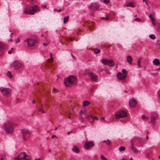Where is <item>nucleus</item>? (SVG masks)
<instances>
[{
  "instance_id": "nucleus-1",
  "label": "nucleus",
  "mask_w": 160,
  "mask_h": 160,
  "mask_svg": "<svg viewBox=\"0 0 160 160\" xmlns=\"http://www.w3.org/2000/svg\"><path fill=\"white\" fill-rule=\"evenodd\" d=\"M77 82V78L75 76L70 75L64 79V83L66 86L71 87L72 85L75 84Z\"/></svg>"
},
{
  "instance_id": "nucleus-2",
  "label": "nucleus",
  "mask_w": 160,
  "mask_h": 160,
  "mask_svg": "<svg viewBox=\"0 0 160 160\" xmlns=\"http://www.w3.org/2000/svg\"><path fill=\"white\" fill-rule=\"evenodd\" d=\"M40 11L39 7L37 5H34L33 6H29L28 8H25L24 10V13L26 14L33 15Z\"/></svg>"
},
{
  "instance_id": "nucleus-3",
  "label": "nucleus",
  "mask_w": 160,
  "mask_h": 160,
  "mask_svg": "<svg viewBox=\"0 0 160 160\" xmlns=\"http://www.w3.org/2000/svg\"><path fill=\"white\" fill-rule=\"evenodd\" d=\"M16 125L13 122L9 121L5 124L4 128L7 133L12 134L13 132L14 127Z\"/></svg>"
},
{
  "instance_id": "nucleus-4",
  "label": "nucleus",
  "mask_w": 160,
  "mask_h": 160,
  "mask_svg": "<svg viewBox=\"0 0 160 160\" xmlns=\"http://www.w3.org/2000/svg\"><path fill=\"white\" fill-rule=\"evenodd\" d=\"M0 92L5 97H9L11 93V90L8 88L2 87L0 88Z\"/></svg>"
},
{
  "instance_id": "nucleus-5",
  "label": "nucleus",
  "mask_w": 160,
  "mask_h": 160,
  "mask_svg": "<svg viewBox=\"0 0 160 160\" xmlns=\"http://www.w3.org/2000/svg\"><path fill=\"white\" fill-rule=\"evenodd\" d=\"M22 139L24 141H26L29 137L30 132L27 129H22Z\"/></svg>"
},
{
  "instance_id": "nucleus-6",
  "label": "nucleus",
  "mask_w": 160,
  "mask_h": 160,
  "mask_svg": "<svg viewBox=\"0 0 160 160\" xmlns=\"http://www.w3.org/2000/svg\"><path fill=\"white\" fill-rule=\"evenodd\" d=\"M127 114L126 112L122 110L118 111L117 113L115 115V117L117 119L120 118H123L127 117Z\"/></svg>"
},
{
  "instance_id": "nucleus-7",
  "label": "nucleus",
  "mask_w": 160,
  "mask_h": 160,
  "mask_svg": "<svg viewBox=\"0 0 160 160\" xmlns=\"http://www.w3.org/2000/svg\"><path fill=\"white\" fill-rule=\"evenodd\" d=\"M122 72L123 73L122 77H120V76L122 75V73L120 72H119L117 75V77L118 79L120 80H124L126 78L128 73L127 71L125 69H123L122 70Z\"/></svg>"
},
{
  "instance_id": "nucleus-8",
  "label": "nucleus",
  "mask_w": 160,
  "mask_h": 160,
  "mask_svg": "<svg viewBox=\"0 0 160 160\" xmlns=\"http://www.w3.org/2000/svg\"><path fill=\"white\" fill-rule=\"evenodd\" d=\"M22 64L21 62L18 61H16L12 62L11 64L10 67L11 68H13L16 70L19 69L21 67Z\"/></svg>"
},
{
  "instance_id": "nucleus-9",
  "label": "nucleus",
  "mask_w": 160,
  "mask_h": 160,
  "mask_svg": "<svg viewBox=\"0 0 160 160\" xmlns=\"http://www.w3.org/2000/svg\"><path fill=\"white\" fill-rule=\"evenodd\" d=\"M87 142L84 144V148L86 150H88L93 147L94 143L92 141L88 142V139H86Z\"/></svg>"
},
{
  "instance_id": "nucleus-10",
  "label": "nucleus",
  "mask_w": 160,
  "mask_h": 160,
  "mask_svg": "<svg viewBox=\"0 0 160 160\" xmlns=\"http://www.w3.org/2000/svg\"><path fill=\"white\" fill-rule=\"evenodd\" d=\"M101 62L104 65H108L110 67L113 66L114 65V62L112 60H108L107 59L103 58Z\"/></svg>"
},
{
  "instance_id": "nucleus-11",
  "label": "nucleus",
  "mask_w": 160,
  "mask_h": 160,
  "mask_svg": "<svg viewBox=\"0 0 160 160\" xmlns=\"http://www.w3.org/2000/svg\"><path fill=\"white\" fill-rule=\"evenodd\" d=\"M88 75L91 78L92 80L96 82L97 81L98 77L94 73L88 72Z\"/></svg>"
},
{
  "instance_id": "nucleus-12",
  "label": "nucleus",
  "mask_w": 160,
  "mask_h": 160,
  "mask_svg": "<svg viewBox=\"0 0 160 160\" xmlns=\"http://www.w3.org/2000/svg\"><path fill=\"white\" fill-rule=\"evenodd\" d=\"M28 43V47H32L34 45L36 42V41L31 39H27L25 41Z\"/></svg>"
},
{
  "instance_id": "nucleus-13",
  "label": "nucleus",
  "mask_w": 160,
  "mask_h": 160,
  "mask_svg": "<svg viewBox=\"0 0 160 160\" xmlns=\"http://www.w3.org/2000/svg\"><path fill=\"white\" fill-rule=\"evenodd\" d=\"M158 115L155 112H153L151 114V122L152 124H154L155 121L157 119Z\"/></svg>"
},
{
  "instance_id": "nucleus-14",
  "label": "nucleus",
  "mask_w": 160,
  "mask_h": 160,
  "mask_svg": "<svg viewBox=\"0 0 160 160\" xmlns=\"http://www.w3.org/2000/svg\"><path fill=\"white\" fill-rule=\"evenodd\" d=\"M99 5L97 3H91L90 6V7L91 9L93 10H97L99 8Z\"/></svg>"
},
{
  "instance_id": "nucleus-15",
  "label": "nucleus",
  "mask_w": 160,
  "mask_h": 160,
  "mask_svg": "<svg viewBox=\"0 0 160 160\" xmlns=\"http://www.w3.org/2000/svg\"><path fill=\"white\" fill-rule=\"evenodd\" d=\"M125 6L126 7H131L133 8L135 7L134 4L130 1H128L125 4Z\"/></svg>"
},
{
  "instance_id": "nucleus-16",
  "label": "nucleus",
  "mask_w": 160,
  "mask_h": 160,
  "mask_svg": "<svg viewBox=\"0 0 160 160\" xmlns=\"http://www.w3.org/2000/svg\"><path fill=\"white\" fill-rule=\"evenodd\" d=\"M5 47V45L2 42H0V55H2L3 53V51Z\"/></svg>"
},
{
  "instance_id": "nucleus-17",
  "label": "nucleus",
  "mask_w": 160,
  "mask_h": 160,
  "mask_svg": "<svg viewBox=\"0 0 160 160\" xmlns=\"http://www.w3.org/2000/svg\"><path fill=\"white\" fill-rule=\"evenodd\" d=\"M129 104L130 107H134L136 105V102L135 99H130L129 102Z\"/></svg>"
},
{
  "instance_id": "nucleus-18",
  "label": "nucleus",
  "mask_w": 160,
  "mask_h": 160,
  "mask_svg": "<svg viewBox=\"0 0 160 160\" xmlns=\"http://www.w3.org/2000/svg\"><path fill=\"white\" fill-rule=\"evenodd\" d=\"M27 157H28V156L26 154L25 152H21L18 155V157H19L21 160L24 159Z\"/></svg>"
},
{
  "instance_id": "nucleus-19",
  "label": "nucleus",
  "mask_w": 160,
  "mask_h": 160,
  "mask_svg": "<svg viewBox=\"0 0 160 160\" xmlns=\"http://www.w3.org/2000/svg\"><path fill=\"white\" fill-rule=\"evenodd\" d=\"M153 64L156 66L160 64V62L159 60L157 58H155L152 61Z\"/></svg>"
},
{
  "instance_id": "nucleus-20",
  "label": "nucleus",
  "mask_w": 160,
  "mask_h": 160,
  "mask_svg": "<svg viewBox=\"0 0 160 160\" xmlns=\"http://www.w3.org/2000/svg\"><path fill=\"white\" fill-rule=\"evenodd\" d=\"M127 60L129 64L132 63V58L130 56H128L127 57Z\"/></svg>"
},
{
  "instance_id": "nucleus-21",
  "label": "nucleus",
  "mask_w": 160,
  "mask_h": 160,
  "mask_svg": "<svg viewBox=\"0 0 160 160\" xmlns=\"http://www.w3.org/2000/svg\"><path fill=\"white\" fill-rule=\"evenodd\" d=\"M82 104L84 107H86L90 104V102L89 101L85 100L83 102Z\"/></svg>"
},
{
  "instance_id": "nucleus-22",
  "label": "nucleus",
  "mask_w": 160,
  "mask_h": 160,
  "mask_svg": "<svg viewBox=\"0 0 160 160\" xmlns=\"http://www.w3.org/2000/svg\"><path fill=\"white\" fill-rule=\"evenodd\" d=\"M72 150L73 151L76 152L77 153L79 152V150L78 148L76 146H74L72 148Z\"/></svg>"
},
{
  "instance_id": "nucleus-23",
  "label": "nucleus",
  "mask_w": 160,
  "mask_h": 160,
  "mask_svg": "<svg viewBox=\"0 0 160 160\" xmlns=\"http://www.w3.org/2000/svg\"><path fill=\"white\" fill-rule=\"evenodd\" d=\"M103 142L108 146H110L111 143V141L108 139H107V140L104 141Z\"/></svg>"
},
{
  "instance_id": "nucleus-24",
  "label": "nucleus",
  "mask_w": 160,
  "mask_h": 160,
  "mask_svg": "<svg viewBox=\"0 0 160 160\" xmlns=\"http://www.w3.org/2000/svg\"><path fill=\"white\" fill-rule=\"evenodd\" d=\"M132 149L133 152H134L137 153L138 152V151L137 150L136 148L133 146H132Z\"/></svg>"
},
{
  "instance_id": "nucleus-25",
  "label": "nucleus",
  "mask_w": 160,
  "mask_h": 160,
  "mask_svg": "<svg viewBox=\"0 0 160 160\" xmlns=\"http://www.w3.org/2000/svg\"><path fill=\"white\" fill-rule=\"evenodd\" d=\"M69 16L65 17L64 19L63 22L64 23H66L68 21Z\"/></svg>"
},
{
  "instance_id": "nucleus-26",
  "label": "nucleus",
  "mask_w": 160,
  "mask_h": 160,
  "mask_svg": "<svg viewBox=\"0 0 160 160\" xmlns=\"http://www.w3.org/2000/svg\"><path fill=\"white\" fill-rule=\"evenodd\" d=\"M100 52V50L97 48H96L94 50V52L95 54H97Z\"/></svg>"
},
{
  "instance_id": "nucleus-27",
  "label": "nucleus",
  "mask_w": 160,
  "mask_h": 160,
  "mask_svg": "<svg viewBox=\"0 0 160 160\" xmlns=\"http://www.w3.org/2000/svg\"><path fill=\"white\" fill-rule=\"evenodd\" d=\"M149 37L152 39H155L156 38V36L154 34H151L149 35Z\"/></svg>"
},
{
  "instance_id": "nucleus-28",
  "label": "nucleus",
  "mask_w": 160,
  "mask_h": 160,
  "mask_svg": "<svg viewBox=\"0 0 160 160\" xmlns=\"http://www.w3.org/2000/svg\"><path fill=\"white\" fill-rule=\"evenodd\" d=\"M7 76L9 77L10 78H11L12 77V75L11 74V72L10 71H8L7 73Z\"/></svg>"
},
{
  "instance_id": "nucleus-29",
  "label": "nucleus",
  "mask_w": 160,
  "mask_h": 160,
  "mask_svg": "<svg viewBox=\"0 0 160 160\" xmlns=\"http://www.w3.org/2000/svg\"><path fill=\"white\" fill-rule=\"evenodd\" d=\"M119 149L120 151H124L125 149V148L124 146H121L120 147Z\"/></svg>"
},
{
  "instance_id": "nucleus-30",
  "label": "nucleus",
  "mask_w": 160,
  "mask_h": 160,
  "mask_svg": "<svg viewBox=\"0 0 160 160\" xmlns=\"http://www.w3.org/2000/svg\"><path fill=\"white\" fill-rule=\"evenodd\" d=\"M109 15H107L106 17L105 18H102V19H105L106 20H108L109 19Z\"/></svg>"
},
{
  "instance_id": "nucleus-31",
  "label": "nucleus",
  "mask_w": 160,
  "mask_h": 160,
  "mask_svg": "<svg viewBox=\"0 0 160 160\" xmlns=\"http://www.w3.org/2000/svg\"><path fill=\"white\" fill-rule=\"evenodd\" d=\"M101 159L102 160H108L107 158L103 155H101Z\"/></svg>"
},
{
  "instance_id": "nucleus-32",
  "label": "nucleus",
  "mask_w": 160,
  "mask_h": 160,
  "mask_svg": "<svg viewBox=\"0 0 160 160\" xmlns=\"http://www.w3.org/2000/svg\"><path fill=\"white\" fill-rule=\"evenodd\" d=\"M141 59V58L139 59L138 60V64L139 67H141V65H140V60Z\"/></svg>"
},
{
  "instance_id": "nucleus-33",
  "label": "nucleus",
  "mask_w": 160,
  "mask_h": 160,
  "mask_svg": "<svg viewBox=\"0 0 160 160\" xmlns=\"http://www.w3.org/2000/svg\"><path fill=\"white\" fill-rule=\"evenodd\" d=\"M110 0H103L104 2L106 4H108Z\"/></svg>"
},
{
  "instance_id": "nucleus-34",
  "label": "nucleus",
  "mask_w": 160,
  "mask_h": 160,
  "mask_svg": "<svg viewBox=\"0 0 160 160\" xmlns=\"http://www.w3.org/2000/svg\"><path fill=\"white\" fill-rule=\"evenodd\" d=\"M38 111L41 112L45 113V112L44 111V110L42 108H40L39 109H38Z\"/></svg>"
},
{
  "instance_id": "nucleus-35",
  "label": "nucleus",
  "mask_w": 160,
  "mask_h": 160,
  "mask_svg": "<svg viewBox=\"0 0 160 160\" xmlns=\"http://www.w3.org/2000/svg\"><path fill=\"white\" fill-rule=\"evenodd\" d=\"M142 119H146L148 118V117H146L145 115H143L142 116Z\"/></svg>"
},
{
  "instance_id": "nucleus-36",
  "label": "nucleus",
  "mask_w": 160,
  "mask_h": 160,
  "mask_svg": "<svg viewBox=\"0 0 160 160\" xmlns=\"http://www.w3.org/2000/svg\"><path fill=\"white\" fill-rule=\"evenodd\" d=\"M13 48H11V50H10L8 52V53L9 54H11L12 53V51L13 50Z\"/></svg>"
},
{
  "instance_id": "nucleus-37",
  "label": "nucleus",
  "mask_w": 160,
  "mask_h": 160,
  "mask_svg": "<svg viewBox=\"0 0 160 160\" xmlns=\"http://www.w3.org/2000/svg\"><path fill=\"white\" fill-rule=\"evenodd\" d=\"M54 11H57L58 12H61L62 11V9H60L59 10H57V9L55 8L54 9Z\"/></svg>"
},
{
  "instance_id": "nucleus-38",
  "label": "nucleus",
  "mask_w": 160,
  "mask_h": 160,
  "mask_svg": "<svg viewBox=\"0 0 160 160\" xmlns=\"http://www.w3.org/2000/svg\"><path fill=\"white\" fill-rule=\"evenodd\" d=\"M135 21H137L138 22H140L141 21V20L140 19H139V18H136L135 19Z\"/></svg>"
},
{
  "instance_id": "nucleus-39",
  "label": "nucleus",
  "mask_w": 160,
  "mask_h": 160,
  "mask_svg": "<svg viewBox=\"0 0 160 160\" xmlns=\"http://www.w3.org/2000/svg\"><path fill=\"white\" fill-rule=\"evenodd\" d=\"M21 159H20L19 157H18V156L17 157H15L14 159V160H21Z\"/></svg>"
},
{
  "instance_id": "nucleus-40",
  "label": "nucleus",
  "mask_w": 160,
  "mask_h": 160,
  "mask_svg": "<svg viewBox=\"0 0 160 160\" xmlns=\"http://www.w3.org/2000/svg\"><path fill=\"white\" fill-rule=\"evenodd\" d=\"M6 156L5 155H2L0 160H4Z\"/></svg>"
},
{
  "instance_id": "nucleus-41",
  "label": "nucleus",
  "mask_w": 160,
  "mask_h": 160,
  "mask_svg": "<svg viewBox=\"0 0 160 160\" xmlns=\"http://www.w3.org/2000/svg\"><path fill=\"white\" fill-rule=\"evenodd\" d=\"M156 46L158 48H160V44L157 43L156 45Z\"/></svg>"
},
{
  "instance_id": "nucleus-42",
  "label": "nucleus",
  "mask_w": 160,
  "mask_h": 160,
  "mask_svg": "<svg viewBox=\"0 0 160 160\" xmlns=\"http://www.w3.org/2000/svg\"><path fill=\"white\" fill-rule=\"evenodd\" d=\"M57 90L55 88H53L52 90V92H57Z\"/></svg>"
},
{
  "instance_id": "nucleus-43",
  "label": "nucleus",
  "mask_w": 160,
  "mask_h": 160,
  "mask_svg": "<svg viewBox=\"0 0 160 160\" xmlns=\"http://www.w3.org/2000/svg\"><path fill=\"white\" fill-rule=\"evenodd\" d=\"M30 158L28 157V158H27L26 157L24 159L25 160H30Z\"/></svg>"
},
{
  "instance_id": "nucleus-44",
  "label": "nucleus",
  "mask_w": 160,
  "mask_h": 160,
  "mask_svg": "<svg viewBox=\"0 0 160 160\" xmlns=\"http://www.w3.org/2000/svg\"><path fill=\"white\" fill-rule=\"evenodd\" d=\"M150 19L152 22H154L155 21V19L153 18H151V19Z\"/></svg>"
},
{
  "instance_id": "nucleus-45",
  "label": "nucleus",
  "mask_w": 160,
  "mask_h": 160,
  "mask_svg": "<svg viewBox=\"0 0 160 160\" xmlns=\"http://www.w3.org/2000/svg\"><path fill=\"white\" fill-rule=\"evenodd\" d=\"M20 40L19 38L17 39L16 40V43H18L19 42Z\"/></svg>"
},
{
  "instance_id": "nucleus-46",
  "label": "nucleus",
  "mask_w": 160,
  "mask_h": 160,
  "mask_svg": "<svg viewBox=\"0 0 160 160\" xmlns=\"http://www.w3.org/2000/svg\"><path fill=\"white\" fill-rule=\"evenodd\" d=\"M48 44V43H45V42H44L43 43V45L44 46H46Z\"/></svg>"
},
{
  "instance_id": "nucleus-47",
  "label": "nucleus",
  "mask_w": 160,
  "mask_h": 160,
  "mask_svg": "<svg viewBox=\"0 0 160 160\" xmlns=\"http://www.w3.org/2000/svg\"><path fill=\"white\" fill-rule=\"evenodd\" d=\"M57 138V137L56 136H55L54 135H53L52 136V138Z\"/></svg>"
},
{
  "instance_id": "nucleus-48",
  "label": "nucleus",
  "mask_w": 160,
  "mask_h": 160,
  "mask_svg": "<svg viewBox=\"0 0 160 160\" xmlns=\"http://www.w3.org/2000/svg\"><path fill=\"white\" fill-rule=\"evenodd\" d=\"M51 60L52 62V61L53 59H52V57H50V58L48 59V60L50 61Z\"/></svg>"
},
{
  "instance_id": "nucleus-49",
  "label": "nucleus",
  "mask_w": 160,
  "mask_h": 160,
  "mask_svg": "<svg viewBox=\"0 0 160 160\" xmlns=\"http://www.w3.org/2000/svg\"><path fill=\"white\" fill-rule=\"evenodd\" d=\"M85 112V110H82L81 112H80V113H84Z\"/></svg>"
},
{
  "instance_id": "nucleus-50",
  "label": "nucleus",
  "mask_w": 160,
  "mask_h": 160,
  "mask_svg": "<svg viewBox=\"0 0 160 160\" xmlns=\"http://www.w3.org/2000/svg\"><path fill=\"white\" fill-rule=\"evenodd\" d=\"M73 132V131H71V132H68L67 133V134L69 135L70 134V133H72Z\"/></svg>"
},
{
  "instance_id": "nucleus-51",
  "label": "nucleus",
  "mask_w": 160,
  "mask_h": 160,
  "mask_svg": "<svg viewBox=\"0 0 160 160\" xmlns=\"http://www.w3.org/2000/svg\"><path fill=\"white\" fill-rule=\"evenodd\" d=\"M42 7L43 8H45L46 7V5H42Z\"/></svg>"
},
{
  "instance_id": "nucleus-52",
  "label": "nucleus",
  "mask_w": 160,
  "mask_h": 160,
  "mask_svg": "<svg viewBox=\"0 0 160 160\" xmlns=\"http://www.w3.org/2000/svg\"><path fill=\"white\" fill-rule=\"evenodd\" d=\"M71 56H72V58H74H74H75V57H74V56L73 55V54H72V53H71Z\"/></svg>"
},
{
  "instance_id": "nucleus-53",
  "label": "nucleus",
  "mask_w": 160,
  "mask_h": 160,
  "mask_svg": "<svg viewBox=\"0 0 160 160\" xmlns=\"http://www.w3.org/2000/svg\"><path fill=\"white\" fill-rule=\"evenodd\" d=\"M158 94L159 97L160 98V90L158 92Z\"/></svg>"
},
{
  "instance_id": "nucleus-54",
  "label": "nucleus",
  "mask_w": 160,
  "mask_h": 160,
  "mask_svg": "<svg viewBox=\"0 0 160 160\" xmlns=\"http://www.w3.org/2000/svg\"><path fill=\"white\" fill-rule=\"evenodd\" d=\"M40 108H43V105L42 104H41L40 105Z\"/></svg>"
},
{
  "instance_id": "nucleus-55",
  "label": "nucleus",
  "mask_w": 160,
  "mask_h": 160,
  "mask_svg": "<svg viewBox=\"0 0 160 160\" xmlns=\"http://www.w3.org/2000/svg\"><path fill=\"white\" fill-rule=\"evenodd\" d=\"M95 119L97 120L98 119V118L97 117H95L94 118Z\"/></svg>"
},
{
  "instance_id": "nucleus-56",
  "label": "nucleus",
  "mask_w": 160,
  "mask_h": 160,
  "mask_svg": "<svg viewBox=\"0 0 160 160\" xmlns=\"http://www.w3.org/2000/svg\"><path fill=\"white\" fill-rule=\"evenodd\" d=\"M160 70V67L159 68H158V69L155 70L156 71H158V70Z\"/></svg>"
},
{
  "instance_id": "nucleus-57",
  "label": "nucleus",
  "mask_w": 160,
  "mask_h": 160,
  "mask_svg": "<svg viewBox=\"0 0 160 160\" xmlns=\"http://www.w3.org/2000/svg\"><path fill=\"white\" fill-rule=\"evenodd\" d=\"M35 160H41V159L40 158H36L35 159Z\"/></svg>"
},
{
  "instance_id": "nucleus-58",
  "label": "nucleus",
  "mask_w": 160,
  "mask_h": 160,
  "mask_svg": "<svg viewBox=\"0 0 160 160\" xmlns=\"http://www.w3.org/2000/svg\"><path fill=\"white\" fill-rule=\"evenodd\" d=\"M152 23L153 25H155V21L154 22H152Z\"/></svg>"
},
{
  "instance_id": "nucleus-59",
  "label": "nucleus",
  "mask_w": 160,
  "mask_h": 160,
  "mask_svg": "<svg viewBox=\"0 0 160 160\" xmlns=\"http://www.w3.org/2000/svg\"><path fill=\"white\" fill-rule=\"evenodd\" d=\"M149 17L150 18V19H151V18H152V15L151 14H150L149 16Z\"/></svg>"
},
{
  "instance_id": "nucleus-60",
  "label": "nucleus",
  "mask_w": 160,
  "mask_h": 160,
  "mask_svg": "<svg viewBox=\"0 0 160 160\" xmlns=\"http://www.w3.org/2000/svg\"><path fill=\"white\" fill-rule=\"evenodd\" d=\"M32 103H35V101L34 100H33L32 102Z\"/></svg>"
},
{
  "instance_id": "nucleus-61",
  "label": "nucleus",
  "mask_w": 160,
  "mask_h": 160,
  "mask_svg": "<svg viewBox=\"0 0 160 160\" xmlns=\"http://www.w3.org/2000/svg\"><path fill=\"white\" fill-rule=\"evenodd\" d=\"M72 111L73 112H74V108H72Z\"/></svg>"
},
{
  "instance_id": "nucleus-62",
  "label": "nucleus",
  "mask_w": 160,
  "mask_h": 160,
  "mask_svg": "<svg viewBox=\"0 0 160 160\" xmlns=\"http://www.w3.org/2000/svg\"><path fill=\"white\" fill-rule=\"evenodd\" d=\"M148 0H143V2H147Z\"/></svg>"
},
{
  "instance_id": "nucleus-63",
  "label": "nucleus",
  "mask_w": 160,
  "mask_h": 160,
  "mask_svg": "<svg viewBox=\"0 0 160 160\" xmlns=\"http://www.w3.org/2000/svg\"><path fill=\"white\" fill-rule=\"evenodd\" d=\"M13 33H12L10 35V36L11 37L13 35Z\"/></svg>"
},
{
  "instance_id": "nucleus-64",
  "label": "nucleus",
  "mask_w": 160,
  "mask_h": 160,
  "mask_svg": "<svg viewBox=\"0 0 160 160\" xmlns=\"http://www.w3.org/2000/svg\"><path fill=\"white\" fill-rule=\"evenodd\" d=\"M132 159H132V158H131L129 160H132Z\"/></svg>"
}]
</instances>
